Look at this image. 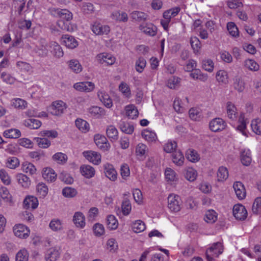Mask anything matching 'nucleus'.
<instances>
[{"mask_svg":"<svg viewBox=\"0 0 261 261\" xmlns=\"http://www.w3.org/2000/svg\"><path fill=\"white\" fill-rule=\"evenodd\" d=\"M42 49L44 50L43 55L46 56L48 50L54 57L60 58L63 57L64 55L63 51L60 45L56 42L50 41L45 45L42 46Z\"/></svg>","mask_w":261,"mask_h":261,"instance_id":"f257e3e1","label":"nucleus"},{"mask_svg":"<svg viewBox=\"0 0 261 261\" xmlns=\"http://www.w3.org/2000/svg\"><path fill=\"white\" fill-rule=\"evenodd\" d=\"M223 251V245L220 242L213 244L206 251V256L208 261H212L215 258L218 257Z\"/></svg>","mask_w":261,"mask_h":261,"instance_id":"f03ea898","label":"nucleus"},{"mask_svg":"<svg viewBox=\"0 0 261 261\" xmlns=\"http://www.w3.org/2000/svg\"><path fill=\"white\" fill-rule=\"evenodd\" d=\"M66 109V105L64 102L62 100H56L48 108V111L53 115L60 116Z\"/></svg>","mask_w":261,"mask_h":261,"instance_id":"7ed1b4c3","label":"nucleus"},{"mask_svg":"<svg viewBox=\"0 0 261 261\" xmlns=\"http://www.w3.org/2000/svg\"><path fill=\"white\" fill-rule=\"evenodd\" d=\"M181 199L179 196L171 194L168 197V207L173 212H177L181 208Z\"/></svg>","mask_w":261,"mask_h":261,"instance_id":"20e7f679","label":"nucleus"},{"mask_svg":"<svg viewBox=\"0 0 261 261\" xmlns=\"http://www.w3.org/2000/svg\"><path fill=\"white\" fill-rule=\"evenodd\" d=\"M91 30L95 35L98 36L107 35L111 31L109 25L97 21L91 25Z\"/></svg>","mask_w":261,"mask_h":261,"instance_id":"39448f33","label":"nucleus"},{"mask_svg":"<svg viewBox=\"0 0 261 261\" xmlns=\"http://www.w3.org/2000/svg\"><path fill=\"white\" fill-rule=\"evenodd\" d=\"M13 231L14 235L20 239H26L30 234V229L22 224H17L14 226Z\"/></svg>","mask_w":261,"mask_h":261,"instance_id":"423d86ee","label":"nucleus"},{"mask_svg":"<svg viewBox=\"0 0 261 261\" xmlns=\"http://www.w3.org/2000/svg\"><path fill=\"white\" fill-rule=\"evenodd\" d=\"M96 146L103 151H108L110 148V144L107 139L103 135L96 134L94 137Z\"/></svg>","mask_w":261,"mask_h":261,"instance_id":"0eeeda50","label":"nucleus"},{"mask_svg":"<svg viewBox=\"0 0 261 261\" xmlns=\"http://www.w3.org/2000/svg\"><path fill=\"white\" fill-rule=\"evenodd\" d=\"M73 88L80 92L88 93L94 89L95 84L91 82H81L74 84Z\"/></svg>","mask_w":261,"mask_h":261,"instance_id":"6e6552de","label":"nucleus"},{"mask_svg":"<svg viewBox=\"0 0 261 261\" xmlns=\"http://www.w3.org/2000/svg\"><path fill=\"white\" fill-rule=\"evenodd\" d=\"M139 29L146 35L153 37L157 33L158 29L152 23H143L139 27Z\"/></svg>","mask_w":261,"mask_h":261,"instance_id":"1a4fd4ad","label":"nucleus"},{"mask_svg":"<svg viewBox=\"0 0 261 261\" xmlns=\"http://www.w3.org/2000/svg\"><path fill=\"white\" fill-rule=\"evenodd\" d=\"M84 156L92 164L98 165L101 162V154L92 150L85 151L83 153Z\"/></svg>","mask_w":261,"mask_h":261,"instance_id":"9d476101","label":"nucleus"},{"mask_svg":"<svg viewBox=\"0 0 261 261\" xmlns=\"http://www.w3.org/2000/svg\"><path fill=\"white\" fill-rule=\"evenodd\" d=\"M226 126L225 122L220 118H216L210 122V129L214 132L221 131L225 129Z\"/></svg>","mask_w":261,"mask_h":261,"instance_id":"9b49d317","label":"nucleus"},{"mask_svg":"<svg viewBox=\"0 0 261 261\" xmlns=\"http://www.w3.org/2000/svg\"><path fill=\"white\" fill-rule=\"evenodd\" d=\"M233 214L234 217L239 220H244L247 217V212L244 206L241 204L234 205Z\"/></svg>","mask_w":261,"mask_h":261,"instance_id":"f8f14e48","label":"nucleus"},{"mask_svg":"<svg viewBox=\"0 0 261 261\" xmlns=\"http://www.w3.org/2000/svg\"><path fill=\"white\" fill-rule=\"evenodd\" d=\"M96 59L100 64L106 63L108 65H113L116 61L115 58L111 54L103 53L98 54Z\"/></svg>","mask_w":261,"mask_h":261,"instance_id":"ddd939ff","label":"nucleus"},{"mask_svg":"<svg viewBox=\"0 0 261 261\" xmlns=\"http://www.w3.org/2000/svg\"><path fill=\"white\" fill-rule=\"evenodd\" d=\"M97 96L100 101L107 108L113 106V101L109 95L103 89H100L97 92Z\"/></svg>","mask_w":261,"mask_h":261,"instance_id":"4468645a","label":"nucleus"},{"mask_svg":"<svg viewBox=\"0 0 261 261\" xmlns=\"http://www.w3.org/2000/svg\"><path fill=\"white\" fill-rule=\"evenodd\" d=\"M72 221L76 227L84 228L86 226L85 217L81 212H76L74 214Z\"/></svg>","mask_w":261,"mask_h":261,"instance_id":"2eb2a0df","label":"nucleus"},{"mask_svg":"<svg viewBox=\"0 0 261 261\" xmlns=\"http://www.w3.org/2000/svg\"><path fill=\"white\" fill-rule=\"evenodd\" d=\"M61 40L62 43L68 48L73 49L79 45L78 42L74 37L69 35L62 36Z\"/></svg>","mask_w":261,"mask_h":261,"instance_id":"dca6fc26","label":"nucleus"},{"mask_svg":"<svg viewBox=\"0 0 261 261\" xmlns=\"http://www.w3.org/2000/svg\"><path fill=\"white\" fill-rule=\"evenodd\" d=\"M106 176L112 181H115L117 178V173L114 166L109 163L103 165Z\"/></svg>","mask_w":261,"mask_h":261,"instance_id":"f3484780","label":"nucleus"},{"mask_svg":"<svg viewBox=\"0 0 261 261\" xmlns=\"http://www.w3.org/2000/svg\"><path fill=\"white\" fill-rule=\"evenodd\" d=\"M111 18L116 22H126L128 20V16L126 13L119 10L114 11L110 15Z\"/></svg>","mask_w":261,"mask_h":261,"instance_id":"a211bd4d","label":"nucleus"},{"mask_svg":"<svg viewBox=\"0 0 261 261\" xmlns=\"http://www.w3.org/2000/svg\"><path fill=\"white\" fill-rule=\"evenodd\" d=\"M226 113L229 119L236 120L238 116L237 109L235 105L230 101L226 103Z\"/></svg>","mask_w":261,"mask_h":261,"instance_id":"6ab92c4d","label":"nucleus"},{"mask_svg":"<svg viewBox=\"0 0 261 261\" xmlns=\"http://www.w3.org/2000/svg\"><path fill=\"white\" fill-rule=\"evenodd\" d=\"M42 177L48 182H53L57 178V174L51 168H44L42 170Z\"/></svg>","mask_w":261,"mask_h":261,"instance_id":"aec40b11","label":"nucleus"},{"mask_svg":"<svg viewBox=\"0 0 261 261\" xmlns=\"http://www.w3.org/2000/svg\"><path fill=\"white\" fill-rule=\"evenodd\" d=\"M89 114L91 117L99 118L106 115V111L104 109L97 106H93L88 110Z\"/></svg>","mask_w":261,"mask_h":261,"instance_id":"412c9836","label":"nucleus"},{"mask_svg":"<svg viewBox=\"0 0 261 261\" xmlns=\"http://www.w3.org/2000/svg\"><path fill=\"white\" fill-rule=\"evenodd\" d=\"M23 205L27 209H35L38 205V199L34 196H29L23 200Z\"/></svg>","mask_w":261,"mask_h":261,"instance_id":"4be33fe9","label":"nucleus"},{"mask_svg":"<svg viewBox=\"0 0 261 261\" xmlns=\"http://www.w3.org/2000/svg\"><path fill=\"white\" fill-rule=\"evenodd\" d=\"M237 197L239 199H243L246 196V191L244 185L240 181H236L233 186Z\"/></svg>","mask_w":261,"mask_h":261,"instance_id":"5701e85b","label":"nucleus"},{"mask_svg":"<svg viewBox=\"0 0 261 261\" xmlns=\"http://www.w3.org/2000/svg\"><path fill=\"white\" fill-rule=\"evenodd\" d=\"M16 66L19 72L31 74L33 71L32 66L26 62L19 61L16 63Z\"/></svg>","mask_w":261,"mask_h":261,"instance_id":"b1692460","label":"nucleus"},{"mask_svg":"<svg viewBox=\"0 0 261 261\" xmlns=\"http://www.w3.org/2000/svg\"><path fill=\"white\" fill-rule=\"evenodd\" d=\"M166 180L170 184H176L178 177L175 172L171 168H167L165 171Z\"/></svg>","mask_w":261,"mask_h":261,"instance_id":"393cba45","label":"nucleus"},{"mask_svg":"<svg viewBox=\"0 0 261 261\" xmlns=\"http://www.w3.org/2000/svg\"><path fill=\"white\" fill-rule=\"evenodd\" d=\"M53 11L55 12L54 14H57L59 17L66 21H70L73 18L72 13L67 9H57Z\"/></svg>","mask_w":261,"mask_h":261,"instance_id":"a878e982","label":"nucleus"},{"mask_svg":"<svg viewBox=\"0 0 261 261\" xmlns=\"http://www.w3.org/2000/svg\"><path fill=\"white\" fill-rule=\"evenodd\" d=\"M80 171L82 175L87 178L92 177L95 174L94 168L90 165H82L80 167Z\"/></svg>","mask_w":261,"mask_h":261,"instance_id":"bb28decb","label":"nucleus"},{"mask_svg":"<svg viewBox=\"0 0 261 261\" xmlns=\"http://www.w3.org/2000/svg\"><path fill=\"white\" fill-rule=\"evenodd\" d=\"M60 252L56 248H49L45 254L46 261H56L59 257Z\"/></svg>","mask_w":261,"mask_h":261,"instance_id":"cd10ccee","label":"nucleus"},{"mask_svg":"<svg viewBox=\"0 0 261 261\" xmlns=\"http://www.w3.org/2000/svg\"><path fill=\"white\" fill-rule=\"evenodd\" d=\"M49 227L53 231L59 232L63 229V223L59 219L55 218L49 222Z\"/></svg>","mask_w":261,"mask_h":261,"instance_id":"c85d7f7f","label":"nucleus"},{"mask_svg":"<svg viewBox=\"0 0 261 261\" xmlns=\"http://www.w3.org/2000/svg\"><path fill=\"white\" fill-rule=\"evenodd\" d=\"M16 178L18 184L24 188H28L31 185L30 178L24 174H17Z\"/></svg>","mask_w":261,"mask_h":261,"instance_id":"c756f323","label":"nucleus"},{"mask_svg":"<svg viewBox=\"0 0 261 261\" xmlns=\"http://www.w3.org/2000/svg\"><path fill=\"white\" fill-rule=\"evenodd\" d=\"M185 178L189 181H194L197 177V171L193 168L187 167L184 170Z\"/></svg>","mask_w":261,"mask_h":261,"instance_id":"7c9ffc66","label":"nucleus"},{"mask_svg":"<svg viewBox=\"0 0 261 261\" xmlns=\"http://www.w3.org/2000/svg\"><path fill=\"white\" fill-rule=\"evenodd\" d=\"M67 64L69 68L75 73H79L83 70L81 64L77 60H70L67 62Z\"/></svg>","mask_w":261,"mask_h":261,"instance_id":"2f4dec72","label":"nucleus"},{"mask_svg":"<svg viewBox=\"0 0 261 261\" xmlns=\"http://www.w3.org/2000/svg\"><path fill=\"white\" fill-rule=\"evenodd\" d=\"M148 15L141 11H134L130 13V17L135 21H144L147 19Z\"/></svg>","mask_w":261,"mask_h":261,"instance_id":"473e14b6","label":"nucleus"},{"mask_svg":"<svg viewBox=\"0 0 261 261\" xmlns=\"http://www.w3.org/2000/svg\"><path fill=\"white\" fill-rule=\"evenodd\" d=\"M233 86L238 92H242L245 89V84L241 77L236 76L233 79Z\"/></svg>","mask_w":261,"mask_h":261,"instance_id":"72a5a7b5","label":"nucleus"},{"mask_svg":"<svg viewBox=\"0 0 261 261\" xmlns=\"http://www.w3.org/2000/svg\"><path fill=\"white\" fill-rule=\"evenodd\" d=\"M142 137L149 142H154L157 140V136L153 131L145 129L142 132Z\"/></svg>","mask_w":261,"mask_h":261,"instance_id":"f704fd0d","label":"nucleus"},{"mask_svg":"<svg viewBox=\"0 0 261 261\" xmlns=\"http://www.w3.org/2000/svg\"><path fill=\"white\" fill-rule=\"evenodd\" d=\"M241 161L243 165L249 166L251 162V152L249 150H244L241 151Z\"/></svg>","mask_w":261,"mask_h":261,"instance_id":"c9c22d12","label":"nucleus"},{"mask_svg":"<svg viewBox=\"0 0 261 261\" xmlns=\"http://www.w3.org/2000/svg\"><path fill=\"white\" fill-rule=\"evenodd\" d=\"M228 77V74L224 70H220L216 73V79L219 84H227Z\"/></svg>","mask_w":261,"mask_h":261,"instance_id":"e433bc0d","label":"nucleus"},{"mask_svg":"<svg viewBox=\"0 0 261 261\" xmlns=\"http://www.w3.org/2000/svg\"><path fill=\"white\" fill-rule=\"evenodd\" d=\"M106 133L108 137L111 141H116L118 139V132L117 128L113 125H109L106 129Z\"/></svg>","mask_w":261,"mask_h":261,"instance_id":"4c0bfd02","label":"nucleus"},{"mask_svg":"<svg viewBox=\"0 0 261 261\" xmlns=\"http://www.w3.org/2000/svg\"><path fill=\"white\" fill-rule=\"evenodd\" d=\"M21 169L23 172L30 175L36 174L37 171L35 166L32 163L28 162H24L22 164Z\"/></svg>","mask_w":261,"mask_h":261,"instance_id":"58836bf2","label":"nucleus"},{"mask_svg":"<svg viewBox=\"0 0 261 261\" xmlns=\"http://www.w3.org/2000/svg\"><path fill=\"white\" fill-rule=\"evenodd\" d=\"M125 111L127 116L132 119L137 118L139 114L138 110L133 105L127 106L125 107Z\"/></svg>","mask_w":261,"mask_h":261,"instance_id":"ea45409f","label":"nucleus"},{"mask_svg":"<svg viewBox=\"0 0 261 261\" xmlns=\"http://www.w3.org/2000/svg\"><path fill=\"white\" fill-rule=\"evenodd\" d=\"M106 224L108 228L111 230L116 229L118 226V222L114 215H109L106 220Z\"/></svg>","mask_w":261,"mask_h":261,"instance_id":"a19ab883","label":"nucleus"},{"mask_svg":"<svg viewBox=\"0 0 261 261\" xmlns=\"http://www.w3.org/2000/svg\"><path fill=\"white\" fill-rule=\"evenodd\" d=\"M23 124L31 129H38L41 125V121L35 119H26L24 121Z\"/></svg>","mask_w":261,"mask_h":261,"instance_id":"79ce46f5","label":"nucleus"},{"mask_svg":"<svg viewBox=\"0 0 261 261\" xmlns=\"http://www.w3.org/2000/svg\"><path fill=\"white\" fill-rule=\"evenodd\" d=\"M186 156L188 160L195 163L200 160V156L196 151L193 149H188L186 153Z\"/></svg>","mask_w":261,"mask_h":261,"instance_id":"37998d69","label":"nucleus"},{"mask_svg":"<svg viewBox=\"0 0 261 261\" xmlns=\"http://www.w3.org/2000/svg\"><path fill=\"white\" fill-rule=\"evenodd\" d=\"M185 158L183 154L180 151H175L172 154L173 162L177 166H182L184 164Z\"/></svg>","mask_w":261,"mask_h":261,"instance_id":"c03bdc74","label":"nucleus"},{"mask_svg":"<svg viewBox=\"0 0 261 261\" xmlns=\"http://www.w3.org/2000/svg\"><path fill=\"white\" fill-rule=\"evenodd\" d=\"M180 8L176 7L165 11L163 13V17L165 19H169L171 21V18L175 17L180 12Z\"/></svg>","mask_w":261,"mask_h":261,"instance_id":"a18cd8bd","label":"nucleus"},{"mask_svg":"<svg viewBox=\"0 0 261 261\" xmlns=\"http://www.w3.org/2000/svg\"><path fill=\"white\" fill-rule=\"evenodd\" d=\"M75 123L77 128L83 133H86L89 129V123L83 119H77Z\"/></svg>","mask_w":261,"mask_h":261,"instance_id":"49530a36","label":"nucleus"},{"mask_svg":"<svg viewBox=\"0 0 261 261\" xmlns=\"http://www.w3.org/2000/svg\"><path fill=\"white\" fill-rule=\"evenodd\" d=\"M228 177V171L226 167L221 166L219 168L217 171L218 180L223 181L227 179Z\"/></svg>","mask_w":261,"mask_h":261,"instance_id":"de8ad7c7","label":"nucleus"},{"mask_svg":"<svg viewBox=\"0 0 261 261\" xmlns=\"http://www.w3.org/2000/svg\"><path fill=\"white\" fill-rule=\"evenodd\" d=\"M217 220V213L212 210H208L206 212L204 220L208 223H214Z\"/></svg>","mask_w":261,"mask_h":261,"instance_id":"09e8293b","label":"nucleus"},{"mask_svg":"<svg viewBox=\"0 0 261 261\" xmlns=\"http://www.w3.org/2000/svg\"><path fill=\"white\" fill-rule=\"evenodd\" d=\"M132 227L135 233H140L143 231L145 228V223L141 220H137L132 223Z\"/></svg>","mask_w":261,"mask_h":261,"instance_id":"8fccbe9b","label":"nucleus"},{"mask_svg":"<svg viewBox=\"0 0 261 261\" xmlns=\"http://www.w3.org/2000/svg\"><path fill=\"white\" fill-rule=\"evenodd\" d=\"M244 66L250 71H256L259 70V66L252 59H247L244 61Z\"/></svg>","mask_w":261,"mask_h":261,"instance_id":"3c124183","label":"nucleus"},{"mask_svg":"<svg viewBox=\"0 0 261 261\" xmlns=\"http://www.w3.org/2000/svg\"><path fill=\"white\" fill-rule=\"evenodd\" d=\"M21 135V133L17 129H9L6 130L4 132V137L8 138L16 139L19 138Z\"/></svg>","mask_w":261,"mask_h":261,"instance_id":"603ef678","label":"nucleus"},{"mask_svg":"<svg viewBox=\"0 0 261 261\" xmlns=\"http://www.w3.org/2000/svg\"><path fill=\"white\" fill-rule=\"evenodd\" d=\"M146 66V61L143 57H139L135 62V69L139 73H142Z\"/></svg>","mask_w":261,"mask_h":261,"instance_id":"864d4df0","label":"nucleus"},{"mask_svg":"<svg viewBox=\"0 0 261 261\" xmlns=\"http://www.w3.org/2000/svg\"><path fill=\"white\" fill-rule=\"evenodd\" d=\"M251 127L254 133L257 135H261V119L256 118L252 120Z\"/></svg>","mask_w":261,"mask_h":261,"instance_id":"5fc2aeb1","label":"nucleus"},{"mask_svg":"<svg viewBox=\"0 0 261 261\" xmlns=\"http://www.w3.org/2000/svg\"><path fill=\"white\" fill-rule=\"evenodd\" d=\"M37 194L40 197L44 198L48 193V188L43 182L39 183L36 187Z\"/></svg>","mask_w":261,"mask_h":261,"instance_id":"6e6d98bb","label":"nucleus"},{"mask_svg":"<svg viewBox=\"0 0 261 261\" xmlns=\"http://www.w3.org/2000/svg\"><path fill=\"white\" fill-rule=\"evenodd\" d=\"M62 193L64 197L69 198L75 197L77 194V192L75 189L69 187L64 188L62 190Z\"/></svg>","mask_w":261,"mask_h":261,"instance_id":"4d7b16f0","label":"nucleus"},{"mask_svg":"<svg viewBox=\"0 0 261 261\" xmlns=\"http://www.w3.org/2000/svg\"><path fill=\"white\" fill-rule=\"evenodd\" d=\"M120 128L122 132L127 134H132L134 130V127L132 124L124 121L120 123Z\"/></svg>","mask_w":261,"mask_h":261,"instance_id":"13d9d810","label":"nucleus"},{"mask_svg":"<svg viewBox=\"0 0 261 261\" xmlns=\"http://www.w3.org/2000/svg\"><path fill=\"white\" fill-rule=\"evenodd\" d=\"M29 253L25 249L20 250L16 254V261H28Z\"/></svg>","mask_w":261,"mask_h":261,"instance_id":"bf43d9fd","label":"nucleus"},{"mask_svg":"<svg viewBox=\"0 0 261 261\" xmlns=\"http://www.w3.org/2000/svg\"><path fill=\"white\" fill-rule=\"evenodd\" d=\"M180 79L177 76H172L169 78L167 82V86L170 89H175L179 86Z\"/></svg>","mask_w":261,"mask_h":261,"instance_id":"052dcab7","label":"nucleus"},{"mask_svg":"<svg viewBox=\"0 0 261 261\" xmlns=\"http://www.w3.org/2000/svg\"><path fill=\"white\" fill-rule=\"evenodd\" d=\"M0 195L4 200H6L10 203H12V196L9 193V190L6 187H2L0 188Z\"/></svg>","mask_w":261,"mask_h":261,"instance_id":"680f3d73","label":"nucleus"},{"mask_svg":"<svg viewBox=\"0 0 261 261\" xmlns=\"http://www.w3.org/2000/svg\"><path fill=\"white\" fill-rule=\"evenodd\" d=\"M6 165L10 169H15L19 165L18 159L16 157H10L7 159Z\"/></svg>","mask_w":261,"mask_h":261,"instance_id":"e2e57ef3","label":"nucleus"},{"mask_svg":"<svg viewBox=\"0 0 261 261\" xmlns=\"http://www.w3.org/2000/svg\"><path fill=\"white\" fill-rule=\"evenodd\" d=\"M190 43L194 53H198L201 48V43L197 37H192L190 39Z\"/></svg>","mask_w":261,"mask_h":261,"instance_id":"0e129e2a","label":"nucleus"},{"mask_svg":"<svg viewBox=\"0 0 261 261\" xmlns=\"http://www.w3.org/2000/svg\"><path fill=\"white\" fill-rule=\"evenodd\" d=\"M53 159L58 164H65L67 160V156L62 152H57L53 156Z\"/></svg>","mask_w":261,"mask_h":261,"instance_id":"69168bd1","label":"nucleus"},{"mask_svg":"<svg viewBox=\"0 0 261 261\" xmlns=\"http://www.w3.org/2000/svg\"><path fill=\"white\" fill-rule=\"evenodd\" d=\"M93 233L95 236L100 237L105 234V229L103 225L99 223H96L93 227Z\"/></svg>","mask_w":261,"mask_h":261,"instance_id":"338daca9","label":"nucleus"},{"mask_svg":"<svg viewBox=\"0 0 261 261\" xmlns=\"http://www.w3.org/2000/svg\"><path fill=\"white\" fill-rule=\"evenodd\" d=\"M38 146L42 148H47L50 145V142L45 138L37 137L35 138Z\"/></svg>","mask_w":261,"mask_h":261,"instance_id":"774afa93","label":"nucleus"}]
</instances>
